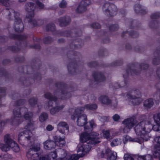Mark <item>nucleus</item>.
Returning a JSON list of instances; mask_svg holds the SVG:
<instances>
[{"label": "nucleus", "instance_id": "obj_6", "mask_svg": "<svg viewBox=\"0 0 160 160\" xmlns=\"http://www.w3.org/2000/svg\"><path fill=\"white\" fill-rule=\"evenodd\" d=\"M35 6L33 2H27L25 5V10L28 12L26 18L28 19L29 28H32L37 25L36 20L33 18L34 16V10Z\"/></svg>", "mask_w": 160, "mask_h": 160}, {"label": "nucleus", "instance_id": "obj_16", "mask_svg": "<svg viewBox=\"0 0 160 160\" xmlns=\"http://www.w3.org/2000/svg\"><path fill=\"white\" fill-rule=\"evenodd\" d=\"M77 120V125L79 126H84L87 121V116L85 114H82L78 117Z\"/></svg>", "mask_w": 160, "mask_h": 160}, {"label": "nucleus", "instance_id": "obj_55", "mask_svg": "<svg viewBox=\"0 0 160 160\" xmlns=\"http://www.w3.org/2000/svg\"><path fill=\"white\" fill-rule=\"evenodd\" d=\"M124 158L125 160H134L133 157L128 154H125Z\"/></svg>", "mask_w": 160, "mask_h": 160}, {"label": "nucleus", "instance_id": "obj_63", "mask_svg": "<svg viewBox=\"0 0 160 160\" xmlns=\"http://www.w3.org/2000/svg\"><path fill=\"white\" fill-rule=\"evenodd\" d=\"M97 65V63L96 62L92 61L89 62L88 64V65L90 67H95Z\"/></svg>", "mask_w": 160, "mask_h": 160}, {"label": "nucleus", "instance_id": "obj_39", "mask_svg": "<svg viewBox=\"0 0 160 160\" xmlns=\"http://www.w3.org/2000/svg\"><path fill=\"white\" fill-rule=\"evenodd\" d=\"M121 139H114L111 142V145L112 147H114L121 144Z\"/></svg>", "mask_w": 160, "mask_h": 160}, {"label": "nucleus", "instance_id": "obj_37", "mask_svg": "<svg viewBox=\"0 0 160 160\" xmlns=\"http://www.w3.org/2000/svg\"><path fill=\"white\" fill-rule=\"evenodd\" d=\"M20 80L22 84L25 86L27 87L30 85L29 78L26 79L24 77H22L20 78Z\"/></svg>", "mask_w": 160, "mask_h": 160}, {"label": "nucleus", "instance_id": "obj_41", "mask_svg": "<svg viewBox=\"0 0 160 160\" xmlns=\"http://www.w3.org/2000/svg\"><path fill=\"white\" fill-rule=\"evenodd\" d=\"M46 29L48 31H54L55 29V26L53 24H48L46 26Z\"/></svg>", "mask_w": 160, "mask_h": 160}, {"label": "nucleus", "instance_id": "obj_46", "mask_svg": "<svg viewBox=\"0 0 160 160\" xmlns=\"http://www.w3.org/2000/svg\"><path fill=\"white\" fill-rule=\"evenodd\" d=\"M0 4L8 7L10 5L9 0H0Z\"/></svg>", "mask_w": 160, "mask_h": 160}, {"label": "nucleus", "instance_id": "obj_31", "mask_svg": "<svg viewBox=\"0 0 160 160\" xmlns=\"http://www.w3.org/2000/svg\"><path fill=\"white\" fill-rule=\"evenodd\" d=\"M153 154L154 156L156 158L160 156V144H157L155 146Z\"/></svg>", "mask_w": 160, "mask_h": 160}, {"label": "nucleus", "instance_id": "obj_61", "mask_svg": "<svg viewBox=\"0 0 160 160\" xmlns=\"http://www.w3.org/2000/svg\"><path fill=\"white\" fill-rule=\"evenodd\" d=\"M90 136H91L92 137H90L91 138H97V140H98V137L99 135V134L96 132H92V133H90Z\"/></svg>", "mask_w": 160, "mask_h": 160}, {"label": "nucleus", "instance_id": "obj_29", "mask_svg": "<svg viewBox=\"0 0 160 160\" xmlns=\"http://www.w3.org/2000/svg\"><path fill=\"white\" fill-rule=\"evenodd\" d=\"M10 141L11 148L12 150L15 152H18L20 151V149L18 145L12 139Z\"/></svg>", "mask_w": 160, "mask_h": 160}, {"label": "nucleus", "instance_id": "obj_57", "mask_svg": "<svg viewBox=\"0 0 160 160\" xmlns=\"http://www.w3.org/2000/svg\"><path fill=\"white\" fill-rule=\"evenodd\" d=\"M39 158V160H50V158L48 155H45L41 156Z\"/></svg>", "mask_w": 160, "mask_h": 160}, {"label": "nucleus", "instance_id": "obj_9", "mask_svg": "<svg viewBox=\"0 0 160 160\" xmlns=\"http://www.w3.org/2000/svg\"><path fill=\"white\" fill-rule=\"evenodd\" d=\"M40 149V144L33 143L27 153V156L30 160H37L39 158V154L37 152Z\"/></svg>", "mask_w": 160, "mask_h": 160}, {"label": "nucleus", "instance_id": "obj_11", "mask_svg": "<svg viewBox=\"0 0 160 160\" xmlns=\"http://www.w3.org/2000/svg\"><path fill=\"white\" fill-rule=\"evenodd\" d=\"M11 138L10 135L7 134L4 136V141L6 144L0 143V148L3 151L7 152L11 148Z\"/></svg>", "mask_w": 160, "mask_h": 160}, {"label": "nucleus", "instance_id": "obj_49", "mask_svg": "<svg viewBox=\"0 0 160 160\" xmlns=\"http://www.w3.org/2000/svg\"><path fill=\"white\" fill-rule=\"evenodd\" d=\"M26 101L23 99H20L17 101L15 103L16 106H20L24 104Z\"/></svg>", "mask_w": 160, "mask_h": 160}, {"label": "nucleus", "instance_id": "obj_28", "mask_svg": "<svg viewBox=\"0 0 160 160\" xmlns=\"http://www.w3.org/2000/svg\"><path fill=\"white\" fill-rule=\"evenodd\" d=\"M114 9L112 8H109L108 10V12H107L106 14L111 16H113L116 15L118 9L116 6L114 4Z\"/></svg>", "mask_w": 160, "mask_h": 160}, {"label": "nucleus", "instance_id": "obj_36", "mask_svg": "<svg viewBox=\"0 0 160 160\" xmlns=\"http://www.w3.org/2000/svg\"><path fill=\"white\" fill-rule=\"evenodd\" d=\"M29 105L31 107H35L38 106L37 99V98H30L28 101Z\"/></svg>", "mask_w": 160, "mask_h": 160}, {"label": "nucleus", "instance_id": "obj_10", "mask_svg": "<svg viewBox=\"0 0 160 160\" xmlns=\"http://www.w3.org/2000/svg\"><path fill=\"white\" fill-rule=\"evenodd\" d=\"M137 123V121L132 118H128L123 121L122 123L125 125L123 129L124 132L128 133Z\"/></svg>", "mask_w": 160, "mask_h": 160}, {"label": "nucleus", "instance_id": "obj_53", "mask_svg": "<svg viewBox=\"0 0 160 160\" xmlns=\"http://www.w3.org/2000/svg\"><path fill=\"white\" fill-rule=\"evenodd\" d=\"M142 158V160H152V156L150 154H148L145 156H142L139 157Z\"/></svg>", "mask_w": 160, "mask_h": 160}, {"label": "nucleus", "instance_id": "obj_59", "mask_svg": "<svg viewBox=\"0 0 160 160\" xmlns=\"http://www.w3.org/2000/svg\"><path fill=\"white\" fill-rule=\"evenodd\" d=\"M8 49L14 52H16L19 50V48L14 46L9 47Z\"/></svg>", "mask_w": 160, "mask_h": 160}, {"label": "nucleus", "instance_id": "obj_4", "mask_svg": "<svg viewBox=\"0 0 160 160\" xmlns=\"http://www.w3.org/2000/svg\"><path fill=\"white\" fill-rule=\"evenodd\" d=\"M3 14L8 19L12 20L14 18V28L18 32L23 31L24 26L20 18L19 13L12 8H6L4 10Z\"/></svg>", "mask_w": 160, "mask_h": 160}, {"label": "nucleus", "instance_id": "obj_3", "mask_svg": "<svg viewBox=\"0 0 160 160\" xmlns=\"http://www.w3.org/2000/svg\"><path fill=\"white\" fill-rule=\"evenodd\" d=\"M87 132H85L82 133L80 136L81 142L82 143L86 142V144L82 145L77 150L78 152H82L83 155H85L90 150L92 147L91 145H94L100 142L97 140L96 138H91L90 134Z\"/></svg>", "mask_w": 160, "mask_h": 160}, {"label": "nucleus", "instance_id": "obj_60", "mask_svg": "<svg viewBox=\"0 0 160 160\" xmlns=\"http://www.w3.org/2000/svg\"><path fill=\"white\" fill-rule=\"evenodd\" d=\"M99 53L101 56H106L107 55V52L105 49H103L99 51Z\"/></svg>", "mask_w": 160, "mask_h": 160}, {"label": "nucleus", "instance_id": "obj_34", "mask_svg": "<svg viewBox=\"0 0 160 160\" xmlns=\"http://www.w3.org/2000/svg\"><path fill=\"white\" fill-rule=\"evenodd\" d=\"M127 84L128 82L126 80H125L124 82L122 81L120 83H115L113 85L114 88H119L124 87Z\"/></svg>", "mask_w": 160, "mask_h": 160}, {"label": "nucleus", "instance_id": "obj_25", "mask_svg": "<svg viewBox=\"0 0 160 160\" xmlns=\"http://www.w3.org/2000/svg\"><path fill=\"white\" fill-rule=\"evenodd\" d=\"M88 5L84 4V2H81L76 10V12L78 13L84 12L86 10V7Z\"/></svg>", "mask_w": 160, "mask_h": 160}, {"label": "nucleus", "instance_id": "obj_23", "mask_svg": "<svg viewBox=\"0 0 160 160\" xmlns=\"http://www.w3.org/2000/svg\"><path fill=\"white\" fill-rule=\"evenodd\" d=\"M99 101L102 103L107 105H110L111 103V100L106 96H102L99 98Z\"/></svg>", "mask_w": 160, "mask_h": 160}, {"label": "nucleus", "instance_id": "obj_38", "mask_svg": "<svg viewBox=\"0 0 160 160\" xmlns=\"http://www.w3.org/2000/svg\"><path fill=\"white\" fill-rule=\"evenodd\" d=\"M48 114L45 112H42L41 113L39 117V121L41 122L45 121L48 118Z\"/></svg>", "mask_w": 160, "mask_h": 160}, {"label": "nucleus", "instance_id": "obj_64", "mask_svg": "<svg viewBox=\"0 0 160 160\" xmlns=\"http://www.w3.org/2000/svg\"><path fill=\"white\" fill-rule=\"evenodd\" d=\"M24 60V58L23 57H17L15 58V61L17 62H22Z\"/></svg>", "mask_w": 160, "mask_h": 160}, {"label": "nucleus", "instance_id": "obj_24", "mask_svg": "<svg viewBox=\"0 0 160 160\" xmlns=\"http://www.w3.org/2000/svg\"><path fill=\"white\" fill-rule=\"evenodd\" d=\"M110 8L114 9V4L109 2H104L102 6V10L105 13L108 12V9Z\"/></svg>", "mask_w": 160, "mask_h": 160}, {"label": "nucleus", "instance_id": "obj_18", "mask_svg": "<svg viewBox=\"0 0 160 160\" xmlns=\"http://www.w3.org/2000/svg\"><path fill=\"white\" fill-rule=\"evenodd\" d=\"M59 25L61 27L66 26L70 21V18L68 16L61 17L58 19Z\"/></svg>", "mask_w": 160, "mask_h": 160}, {"label": "nucleus", "instance_id": "obj_40", "mask_svg": "<svg viewBox=\"0 0 160 160\" xmlns=\"http://www.w3.org/2000/svg\"><path fill=\"white\" fill-rule=\"evenodd\" d=\"M84 108L87 109L93 110L96 109L97 108V106L96 104H87L85 106Z\"/></svg>", "mask_w": 160, "mask_h": 160}, {"label": "nucleus", "instance_id": "obj_44", "mask_svg": "<svg viewBox=\"0 0 160 160\" xmlns=\"http://www.w3.org/2000/svg\"><path fill=\"white\" fill-rule=\"evenodd\" d=\"M58 153L59 154L61 155V158L62 159L64 158L67 155L66 151L64 149H60L58 151Z\"/></svg>", "mask_w": 160, "mask_h": 160}, {"label": "nucleus", "instance_id": "obj_30", "mask_svg": "<svg viewBox=\"0 0 160 160\" xmlns=\"http://www.w3.org/2000/svg\"><path fill=\"white\" fill-rule=\"evenodd\" d=\"M154 104L153 100L152 98H149L146 100L143 103L144 107L150 108Z\"/></svg>", "mask_w": 160, "mask_h": 160}, {"label": "nucleus", "instance_id": "obj_50", "mask_svg": "<svg viewBox=\"0 0 160 160\" xmlns=\"http://www.w3.org/2000/svg\"><path fill=\"white\" fill-rule=\"evenodd\" d=\"M43 41L44 43L48 44L50 43L52 41V40L51 37H48L44 38Z\"/></svg>", "mask_w": 160, "mask_h": 160}, {"label": "nucleus", "instance_id": "obj_26", "mask_svg": "<svg viewBox=\"0 0 160 160\" xmlns=\"http://www.w3.org/2000/svg\"><path fill=\"white\" fill-rule=\"evenodd\" d=\"M135 11L137 13H140L144 14L146 13V11L144 9L142 8L141 6L139 4H136L135 6Z\"/></svg>", "mask_w": 160, "mask_h": 160}, {"label": "nucleus", "instance_id": "obj_7", "mask_svg": "<svg viewBox=\"0 0 160 160\" xmlns=\"http://www.w3.org/2000/svg\"><path fill=\"white\" fill-rule=\"evenodd\" d=\"M145 122L142 121L138 124L134 128L136 134L140 136L141 139L143 141H146L149 139V137L148 135V132L146 130Z\"/></svg>", "mask_w": 160, "mask_h": 160}, {"label": "nucleus", "instance_id": "obj_8", "mask_svg": "<svg viewBox=\"0 0 160 160\" xmlns=\"http://www.w3.org/2000/svg\"><path fill=\"white\" fill-rule=\"evenodd\" d=\"M138 67L143 69H146L148 68V65L147 64L143 63L141 65L136 64L135 65L132 64L128 66L126 70V73L123 74L124 78H127L129 75L138 74L140 72V70L138 69Z\"/></svg>", "mask_w": 160, "mask_h": 160}, {"label": "nucleus", "instance_id": "obj_27", "mask_svg": "<svg viewBox=\"0 0 160 160\" xmlns=\"http://www.w3.org/2000/svg\"><path fill=\"white\" fill-rule=\"evenodd\" d=\"M64 107V105H62L54 107L50 109V113L52 114H54L59 111L62 110Z\"/></svg>", "mask_w": 160, "mask_h": 160}, {"label": "nucleus", "instance_id": "obj_21", "mask_svg": "<svg viewBox=\"0 0 160 160\" xmlns=\"http://www.w3.org/2000/svg\"><path fill=\"white\" fill-rule=\"evenodd\" d=\"M141 93L138 90H132L128 92L127 97L128 98H133L134 97H141Z\"/></svg>", "mask_w": 160, "mask_h": 160}, {"label": "nucleus", "instance_id": "obj_5", "mask_svg": "<svg viewBox=\"0 0 160 160\" xmlns=\"http://www.w3.org/2000/svg\"><path fill=\"white\" fill-rule=\"evenodd\" d=\"M34 122L30 120L25 127L26 129L23 132L19 133L18 136V140L20 143L29 144L32 139V134L30 130L34 129Z\"/></svg>", "mask_w": 160, "mask_h": 160}, {"label": "nucleus", "instance_id": "obj_58", "mask_svg": "<svg viewBox=\"0 0 160 160\" xmlns=\"http://www.w3.org/2000/svg\"><path fill=\"white\" fill-rule=\"evenodd\" d=\"M128 34L132 37L133 38H135L138 36V34L135 31H132L129 32Z\"/></svg>", "mask_w": 160, "mask_h": 160}, {"label": "nucleus", "instance_id": "obj_13", "mask_svg": "<svg viewBox=\"0 0 160 160\" xmlns=\"http://www.w3.org/2000/svg\"><path fill=\"white\" fill-rule=\"evenodd\" d=\"M69 72L71 74L75 75L81 71V68L78 66L77 64L74 63H70L68 66Z\"/></svg>", "mask_w": 160, "mask_h": 160}, {"label": "nucleus", "instance_id": "obj_19", "mask_svg": "<svg viewBox=\"0 0 160 160\" xmlns=\"http://www.w3.org/2000/svg\"><path fill=\"white\" fill-rule=\"evenodd\" d=\"M56 146V142L52 141H47L44 143V147L46 149L54 148Z\"/></svg>", "mask_w": 160, "mask_h": 160}, {"label": "nucleus", "instance_id": "obj_47", "mask_svg": "<svg viewBox=\"0 0 160 160\" xmlns=\"http://www.w3.org/2000/svg\"><path fill=\"white\" fill-rule=\"evenodd\" d=\"M123 62L121 60H118L113 62H112L111 64V66H119L122 64Z\"/></svg>", "mask_w": 160, "mask_h": 160}, {"label": "nucleus", "instance_id": "obj_62", "mask_svg": "<svg viewBox=\"0 0 160 160\" xmlns=\"http://www.w3.org/2000/svg\"><path fill=\"white\" fill-rule=\"evenodd\" d=\"M91 27L94 28L99 29L100 28V25L98 23H94L91 25Z\"/></svg>", "mask_w": 160, "mask_h": 160}, {"label": "nucleus", "instance_id": "obj_45", "mask_svg": "<svg viewBox=\"0 0 160 160\" xmlns=\"http://www.w3.org/2000/svg\"><path fill=\"white\" fill-rule=\"evenodd\" d=\"M67 3L65 0H62L59 3V7L62 8H67Z\"/></svg>", "mask_w": 160, "mask_h": 160}, {"label": "nucleus", "instance_id": "obj_12", "mask_svg": "<svg viewBox=\"0 0 160 160\" xmlns=\"http://www.w3.org/2000/svg\"><path fill=\"white\" fill-rule=\"evenodd\" d=\"M105 154L107 156L108 160H116V159L117 153L112 151L108 148H106L105 151H102L101 157H103Z\"/></svg>", "mask_w": 160, "mask_h": 160}, {"label": "nucleus", "instance_id": "obj_48", "mask_svg": "<svg viewBox=\"0 0 160 160\" xmlns=\"http://www.w3.org/2000/svg\"><path fill=\"white\" fill-rule=\"evenodd\" d=\"M158 22L157 21H153L150 22V27L151 28H156L158 26Z\"/></svg>", "mask_w": 160, "mask_h": 160}, {"label": "nucleus", "instance_id": "obj_51", "mask_svg": "<svg viewBox=\"0 0 160 160\" xmlns=\"http://www.w3.org/2000/svg\"><path fill=\"white\" fill-rule=\"evenodd\" d=\"M102 133L104 138L107 139H108L109 138L110 134L109 130H103Z\"/></svg>", "mask_w": 160, "mask_h": 160}, {"label": "nucleus", "instance_id": "obj_56", "mask_svg": "<svg viewBox=\"0 0 160 160\" xmlns=\"http://www.w3.org/2000/svg\"><path fill=\"white\" fill-rule=\"evenodd\" d=\"M152 63L153 64L157 65L160 63V59L159 58H155L153 59Z\"/></svg>", "mask_w": 160, "mask_h": 160}, {"label": "nucleus", "instance_id": "obj_42", "mask_svg": "<svg viewBox=\"0 0 160 160\" xmlns=\"http://www.w3.org/2000/svg\"><path fill=\"white\" fill-rule=\"evenodd\" d=\"M80 154H81V155H80L79 156L78 155L76 154L72 155L70 157V158L68 159V160H78L80 157H82L84 155H83L82 154V152L81 153L79 154V155Z\"/></svg>", "mask_w": 160, "mask_h": 160}, {"label": "nucleus", "instance_id": "obj_54", "mask_svg": "<svg viewBox=\"0 0 160 160\" xmlns=\"http://www.w3.org/2000/svg\"><path fill=\"white\" fill-rule=\"evenodd\" d=\"M151 17L153 19H158L160 17V13L159 12H155L152 14Z\"/></svg>", "mask_w": 160, "mask_h": 160}, {"label": "nucleus", "instance_id": "obj_20", "mask_svg": "<svg viewBox=\"0 0 160 160\" xmlns=\"http://www.w3.org/2000/svg\"><path fill=\"white\" fill-rule=\"evenodd\" d=\"M93 75L96 81L101 82L104 81L105 79V77L101 72H95L93 73Z\"/></svg>", "mask_w": 160, "mask_h": 160}, {"label": "nucleus", "instance_id": "obj_1", "mask_svg": "<svg viewBox=\"0 0 160 160\" xmlns=\"http://www.w3.org/2000/svg\"><path fill=\"white\" fill-rule=\"evenodd\" d=\"M55 86L56 88L54 92V96L50 92H47L44 94V97L50 100L48 102V106H52V101H56L58 98L65 99L70 98L71 96L70 92L66 91L62 83H57Z\"/></svg>", "mask_w": 160, "mask_h": 160}, {"label": "nucleus", "instance_id": "obj_2", "mask_svg": "<svg viewBox=\"0 0 160 160\" xmlns=\"http://www.w3.org/2000/svg\"><path fill=\"white\" fill-rule=\"evenodd\" d=\"M28 109L23 107L19 108L16 107L13 111V115L11 120L12 125H17L21 124L23 121L22 113H24L23 117L26 120H30L33 116V113L31 112H28Z\"/></svg>", "mask_w": 160, "mask_h": 160}, {"label": "nucleus", "instance_id": "obj_17", "mask_svg": "<svg viewBox=\"0 0 160 160\" xmlns=\"http://www.w3.org/2000/svg\"><path fill=\"white\" fill-rule=\"evenodd\" d=\"M58 128L59 132L64 134L65 132V130L68 131V126L66 122H62L58 124Z\"/></svg>", "mask_w": 160, "mask_h": 160}, {"label": "nucleus", "instance_id": "obj_15", "mask_svg": "<svg viewBox=\"0 0 160 160\" xmlns=\"http://www.w3.org/2000/svg\"><path fill=\"white\" fill-rule=\"evenodd\" d=\"M153 118L157 124L153 126V129L155 131L160 132V113L154 115Z\"/></svg>", "mask_w": 160, "mask_h": 160}, {"label": "nucleus", "instance_id": "obj_43", "mask_svg": "<svg viewBox=\"0 0 160 160\" xmlns=\"http://www.w3.org/2000/svg\"><path fill=\"white\" fill-rule=\"evenodd\" d=\"M11 38L15 39H17L19 40H22L26 39L27 38V37L25 36L21 35H13L12 37Z\"/></svg>", "mask_w": 160, "mask_h": 160}, {"label": "nucleus", "instance_id": "obj_35", "mask_svg": "<svg viewBox=\"0 0 160 160\" xmlns=\"http://www.w3.org/2000/svg\"><path fill=\"white\" fill-rule=\"evenodd\" d=\"M74 34L73 33H72L71 34L70 33V31H65L64 33H62L61 34V35L66 36V37H69L70 36H71L72 37H76L77 36H80L81 34V32H79L77 34V35H74Z\"/></svg>", "mask_w": 160, "mask_h": 160}, {"label": "nucleus", "instance_id": "obj_33", "mask_svg": "<svg viewBox=\"0 0 160 160\" xmlns=\"http://www.w3.org/2000/svg\"><path fill=\"white\" fill-rule=\"evenodd\" d=\"M130 99L132 100V102L133 105H139L142 101V98H140V97H134Z\"/></svg>", "mask_w": 160, "mask_h": 160}, {"label": "nucleus", "instance_id": "obj_22", "mask_svg": "<svg viewBox=\"0 0 160 160\" xmlns=\"http://www.w3.org/2000/svg\"><path fill=\"white\" fill-rule=\"evenodd\" d=\"M55 141L56 145L60 147H62L65 145L66 142L64 138L55 137Z\"/></svg>", "mask_w": 160, "mask_h": 160}, {"label": "nucleus", "instance_id": "obj_32", "mask_svg": "<svg viewBox=\"0 0 160 160\" xmlns=\"http://www.w3.org/2000/svg\"><path fill=\"white\" fill-rule=\"evenodd\" d=\"M84 110V107H80L77 108L75 111L74 115L75 117L78 118V117L80 116L82 114H83L82 113L83 112Z\"/></svg>", "mask_w": 160, "mask_h": 160}, {"label": "nucleus", "instance_id": "obj_14", "mask_svg": "<svg viewBox=\"0 0 160 160\" xmlns=\"http://www.w3.org/2000/svg\"><path fill=\"white\" fill-rule=\"evenodd\" d=\"M84 126L85 132H90L92 131L93 128L96 127L94 121L93 120H91L88 122L87 121Z\"/></svg>", "mask_w": 160, "mask_h": 160}, {"label": "nucleus", "instance_id": "obj_52", "mask_svg": "<svg viewBox=\"0 0 160 160\" xmlns=\"http://www.w3.org/2000/svg\"><path fill=\"white\" fill-rule=\"evenodd\" d=\"M118 29V26L117 24L112 25L109 27V29L111 32L116 31Z\"/></svg>", "mask_w": 160, "mask_h": 160}]
</instances>
